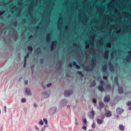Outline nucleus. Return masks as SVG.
Returning <instances> with one entry per match:
<instances>
[{
    "instance_id": "412c9836",
    "label": "nucleus",
    "mask_w": 131,
    "mask_h": 131,
    "mask_svg": "<svg viewBox=\"0 0 131 131\" xmlns=\"http://www.w3.org/2000/svg\"><path fill=\"white\" fill-rule=\"evenodd\" d=\"M47 125H46L43 127H42L41 129V131H44L46 128V127H47Z\"/></svg>"
},
{
    "instance_id": "9d476101",
    "label": "nucleus",
    "mask_w": 131,
    "mask_h": 131,
    "mask_svg": "<svg viewBox=\"0 0 131 131\" xmlns=\"http://www.w3.org/2000/svg\"><path fill=\"white\" fill-rule=\"evenodd\" d=\"M124 126L120 124L119 125V128L122 131H123L124 129Z\"/></svg>"
},
{
    "instance_id": "5701e85b",
    "label": "nucleus",
    "mask_w": 131,
    "mask_h": 131,
    "mask_svg": "<svg viewBox=\"0 0 131 131\" xmlns=\"http://www.w3.org/2000/svg\"><path fill=\"white\" fill-rule=\"evenodd\" d=\"M21 101L22 102L24 103L26 102V100L25 98H23L21 99Z\"/></svg>"
},
{
    "instance_id": "c756f323",
    "label": "nucleus",
    "mask_w": 131,
    "mask_h": 131,
    "mask_svg": "<svg viewBox=\"0 0 131 131\" xmlns=\"http://www.w3.org/2000/svg\"><path fill=\"white\" fill-rule=\"evenodd\" d=\"M127 104L129 106H130V105H131V102L129 101H128L127 103Z\"/></svg>"
},
{
    "instance_id": "ea45409f",
    "label": "nucleus",
    "mask_w": 131,
    "mask_h": 131,
    "mask_svg": "<svg viewBox=\"0 0 131 131\" xmlns=\"http://www.w3.org/2000/svg\"><path fill=\"white\" fill-rule=\"evenodd\" d=\"M85 43H86V48H88L89 47V45L86 43V42Z\"/></svg>"
},
{
    "instance_id": "49530a36",
    "label": "nucleus",
    "mask_w": 131,
    "mask_h": 131,
    "mask_svg": "<svg viewBox=\"0 0 131 131\" xmlns=\"http://www.w3.org/2000/svg\"><path fill=\"white\" fill-rule=\"evenodd\" d=\"M4 109H5V112H6V106H4Z\"/></svg>"
},
{
    "instance_id": "c03bdc74",
    "label": "nucleus",
    "mask_w": 131,
    "mask_h": 131,
    "mask_svg": "<svg viewBox=\"0 0 131 131\" xmlns=\"http://www.w3.org/2000/svg\"><path fill=\"white\" fill-rule=\"evenodd\" d=\"M35 128L37 130H38V131L39 130V128H38V127H37V126H35Z\"/></svg>"
},
{
    "instance_id": "1a4fd4ad",
    "label": "nucleus",
    "mask_w": 131,
    "mask_h": 131,
    "mask_svg": "<svg viewBox=\"0 0 131 131\" xmlns=\"http://www.w3.org/2000/svg\"><path fill=\"white\" fill-rule=\"evenodd\" d=\"M123 14H124L125 16V17L127 18H128V16H131L130 14L128 12H127L126 11L124 12Z\"/></svg>"
},
{
    "instance_id": "f704fd0d",
    "label": "nucleus",
    "mask_w": 131,
    "mask_h": 131,
    "mask_svg": "<svg viewBox=\"0 0 131 131\" xmlns=\"http://www.w3.org/2000/svg\"><path fill=\"white\" fill-rule=\"evenodd\" d=\"M46 83L45 84V85H44V84L43 83H42V86L43 88H46Z\"/></svg>"
},
{
    "instance_id": "09e8293b",
    "label": "nucleus",
    "mask_w": 131,
    "mask_h": 131,
    "mask_svg": "<svg viewBox=\"0 0 131 131\" xmlns=\"http://www.w3.org/2000/svg\"><path fill=\"white\" fill-rule=\"evenodd\" d=\"M100 78H101L99 76L98 78H97V80H99L100 79Z\"/></svg>"
},
{
    "instance_id": "4d7b16f0",
    "label": "nucleus",
    "mask_w": 131,
    "mask_h": 131,
    "mask_svg": "<svg viewBox=\"0 0 131 131\" xmlns=\"http://www.w3.org/2000/svg\"><path fill=\"white\" fill-rule=\"evenodd\" d=\"M61 20V18H60L59 20V23L60 21Z\"/></svg>"
},
{
    "instance_id": "864d4df0",
    "label": "nucleus",
    "mask_w": 131,
    "mask_h": 131,
    "mask_svg": "<svg viewBox=\"0 0 131 131\" xmlns=\"http://www.w3.org/2000/svg\"><path fill=\"white\" fill-rule=\"evenodd\" d=\"M69 66L70 67H71L72 66V64H69Z\"/></svg>"
},
{
    "instance_id": "f8f14e48",
    "label": "nucleus",
    "mask_w": 131,
    "mask_h": 131,
    "mask_svg": "<svg viewBox=\"0 0 131 131\" xmlns=\"http://www.w3.org/2000/svg\"><path fill=\"white\" fill-rule=\"evenodd\" d=\"M99 90L101 91H103L104 90V88L102 85H99L98 87Z\"/></svg>"
},
{
    "instance_id": "c9c22d12",
    "label": "nucleus",
    "mask_w": 131,
    "mask_h": 131,
    "mask_svg": "<svg viewBox=\"0 0 131 131\" xmlns=\"http://www.w3.org/2000/svg\"><path fill=\"white\" fill-rule=\"evenodd\" d=\"M107 46L108 47H111V44L110 43H108L107 44Z\"/></svg>"
},
{
    "instance_id": "603ef678",
    "label": "nucleus",
    "mask_w": 131,
    "mask_h": 131,
    "mask_svg": "<svg viewBox=\"0 0 131 131\" xmlns=\"http://www.w3.org/2000/svg\"><path fill=\"white\" fill-rule=\"evenodd\" d=\"M75 124L76 125H78L79 124V123H78L77 122H75Z\"/></svg>"
},
{
    "instance_id": "58836bf2",
    "label": "nucleus",
    "mask_w": 131,
    "mask_h": 131,
    "mask_svg": "<svg viewBox=\"0 0 131 131\" xmlns=\"http://www.w3.org/2000/svg\"><path fill=\"white\" fill-rule=\"evenodd\" d=\"M93 102L94 103H95L96 102V99H94V98L93 99Z\"/></svg>"
},
{
    "instance_id": "f03ea898",
    "label": "nucleus",
    "mask_w": 131,
    "mask_h": 131,
    "mask_svg": "<svg viewBox=\"0 0 131 131\" xmlns=\"http://www.w3.org/2000/svg\"><path fill=\"white\" fill-rule=\"evenodd\" d=\"M73 93V91L71 90L67 91L66 90L64 93V95L65 96H68L71 95Z\"/></svg>"
},
{
    "instance_id": "9b49d317",
    "label": "nucleus",
    "mask_w": 131,
    "mask_h": 131,
    "mask_svg": "<svg viewBox=\"0 0 131 131\" xmlns=\"http://www.w3.org/2000/svg\"><path fill=\"white\" fill-rule=\"evenodd\" d=\"M107 117H110L111 115V113L109 111H107L105 113Z\"/></svg>"
},
{
    "instance_id": "7c9ffc66",
    "label": "nucleus",
    "mask_w": 131,
    "mask_h": 131,
    "mask_svg": "<svg viewBox=\"0 0 131 131\" xmlns=\"http://www.w3.org/2000/svg\"><path fill=\"white\" fill-rule=\"evenodd\" d=\"M103 79L104 80H106L107 79V77L106 75H104L103 76Z\"/></svg>"
},
{
    "instance_id": "4be33fe9",
    "label": "nucleus",
    "mask_w": 131,
    "mask_h": 131,
    "mask_svg": "<svg viewBox=\"0 0 131 131\" xmlns=\"http://www.w3.org/2000/svg\"><path fill=\"white\" fill-rule=\"evenodd\" d=\"M75 75H78L79 76H80V78H81V77H82L83 76V75L84 74H75Z\"/></svg>"
},
{
    "instance_id": "6ab92c4d",
    "label": "nucleus",
    "mask_w": 131,
    "mask_h": 131,
    "mask_svg": "<svg viewBox=\"0 0 131 131\" xmlns=\"http://www.w3.org/2000/svg\"><path fill=\"white\" fill-rule=\"evenodd\" d=\"M100 106L101 107H103L104 106V104L103 102H101L99 103Z\"/></svg>"
},
{
    "instance_id": "0e129e2a",
    "label": "nucleus",
    "mask_w": 131,
    "mask_h": 131,
    "mask_svg": "<svg viewBox=\"0 0 131 131\" xmlns=\"http://www.w3.org/2000/svg\"><path fill=\"white\" fill-rule=\"evenodd\" d=\"M104 118V117H102V119H103Z\"/></svg>"
},
{
    "instance_id": "69168bd1",
    "label": "nucleus",
    "mask_w": 131,
    "mask_h": 131,
    "mask_svg": "<svg viewBox=\"0 0 131 131\" xmlns=\"http://www.w3.org/2000/svg\"><path fill=\"white\" fill-rule=\"evenodd\" d=\"M124 8H125V6H124Z\"/></svg>"
},
{
    "instance_id": "bb28decb",
    "label": "nucleus",
    "mask_w": 131,
    "mask_h": 131,
    "mask_svg": "<svg viewBox=\"0 0 131 131\" xmlns=\"http://www.w3.org/2000/svg\"><path fill=\"white\" fill-rule=\"evenodd\" d=\"M95 124L94 123H93L92 125V128H95Z\"/></svg>"
},
{
    "instance_id": "e2e57ef3",
    "label": "nucleus",
    "mask_w": 131,
    "mask_h": 131,
    "mask_svg": "<svg viewBox=\"0 0 131 131\" xmlns=\"http://www.w3.org/2000/svg\"><path fill=\"white\" fill-rule=\"evenodd\" d=\"M110 64H111V63H109V66H110Z\"/></svg>"
},
{
    "instance_id": "bf43d9fd",
    "label": "nucleus",
    "mask_w": 131,
    "mask_h": 131,
    "mask_svg": "<svg viewBox=\"0 0 131 131\" xmlns=\"http://www.w3.org/2000/svg\"><path fill=\"white\" fill-rule=\"evenodd\" d=\"M62 19H61V22L60 23V24H62Z\"/></svg>"
},
{
    "instance_id": "052dcab7",
    "label": "nucleus",
    "mask_w": 131,
    "mask_h": 131,
    "mask_svg": "<svg viewBox=\"0 0 131 131\" xmlns=\"http://www.w3.org/2000/svg\"><path fill=\"white\" fill-rule=\"evenodd\" d=\"M69 107V108H70V107L68 105L67 106V107L68 108Z\"/></svg>"
},
{
    "instance_id": "a878e982",
    "label": "nucleus",
    "mask_w": 131,
    "mask_h": 131,
    "mask_svg": "<svg viewBox=\"0 0 131 131\" xmlns=\"http://www.w3.org/2000/svg\"><path fill=\"white\" fill-rule=\"evenodd\" d=\"M100 83L102 85H103L104 83V81L102 80H101L100 81Z\"/></svg>"
},
{
    "instance_id": "a18cd8bd",
    "label": "nucleus",
    "mask_w": 131,
    "mask_h": 131,
    "mask_svg": "<svg viewBox=\"0 0 131 131\" xmlns=\"http://www.w3.org/2000/svg\"><path fill=\"white\" fill-rule=\"evenodd\" d=\"M37 51H38V52L39 51V52H40V49L39 48H37Z\"/></svg>"
},
{
    "instance_id": "338daca9",
    "label": "nucleus",
    "mask_w": 131,
    "mask_h": 131,
    "mask_svg": "<svg viewBox=\"0 0 131 131\" xmlns=\"http://www.w3.org/2000/svg\"><path fill=\"white\" fill-rule=\"evenodd\" d=\"M110 68V69L111 70V68Z\"/></svg>"
},
{
    "instance_id": "f257e3e1",
    "label": "nucleus",
    "mask_w": 131,
    "mask_h": 131,
    "mask_svg": "<svg viewBox=\"0 0 131 131\" xmlns=\"http://www.w3.org/2000/svg\"><path fill=\"white\" fill-rule=\"evenodd\" d=\"M131 77V74H115V85L118 86V90L119 93H123V88L118 86L119 83L121 84L125 82L127 79V76Z\"/></svg>"
},
{
    "instance_id": "8fccbe9b",
    "label": "nucleus",
    "mask_w": 131,
    "mask_h": 131,
    "mask_svg": "<svg viewBox=\"0 0 131 131\" xmlns=\"http://www.w3.org/2000/svg\"><path fill=\"white\" fill-rule=\"evenodd\" d=\"M23 79V77H21L19 79V81H20L21 80V79Z\"/></svg>"
},
{
    "instance_id": "cd10ccee",
    "label": "nucleus",
    "mask_w": 131,
    "mask_h": 131,
    "mask_svg": "<svg viewBox=\"0 0 131 131\" xmlns=\"http://www.w3.org/2000/svg\"><path fill=\"white\" fill-rule=\"evenodd\" d=\"M39 124H40L41 125H43V122L42 121V120H40V121L39 123Z\"/></svg>"
},
{
    "instance_id": "2eb2a0df",
    "label": "nucleus",
    "mask_w": 131,
    "mask_h": 131,
    "mask_svg": "<svg viewBox=\"0 0 131 131\" xmlns=\"http://www.w3.org/2000/svg\"><path fill=\"white\" fill-rule=\"evenodd\" d=\"M96 121L97 123L99 124H101L103 123V121L102 119H97Z\"/></svg>"
},
{
    "instance_id": "f3484780",
    "label": "nucleus",
    "mask_w": 131,
    "mask_h": 131,
    "mask_svg": "<svg viewBox=\"0 0 131 131\" xmlns=\"http://www.w3.org/2000/svg\"><path fill=\"white\" fill-rule=\"evenodd\" d=\"M50 37L49 35H48L46 37V41L49 42L50 41Z\"/></svg>"
},
{
    "instance_id": "de8ad7c7",
    "label": "nucleus",
    "mask_w": 131,
    "mask_h": 131,
    "mask_svg": "<svg viewBox=\"0 0 131 131\" xmlns=\"http://www.w3.org/2000/svg\"><path fill=\"white\" fill-rule=\"evenodd\" d=\"M34 106L35 107H37V105L35 103L34 104Z\"/></svg>"
},
{
    "instance_id": "72a5a7b5",
    "label": "nucleus",
    "mask_w": 131,
    "mask_h": 131,
    "mask_svg": "<svg viewBox=\"0 0 131 131\" xmlns=\"http://www.w3.org/2000/svg\"><path fill=\"white\" fill-rule=\"evenodd\" d=\"M91 113L92 115L93 116H94V112L93 110H92L91 112Z\"/></svg>"
},
{
    "instance_id": "79ce46f5",
    "label": "nucleus",
    "mask_w": 131,
    "mask_h": 131,
    "mask_svg": "<svg viewBox=\"0 0 131 131\" xmlns=\"http://www.w3.org/2000/svg\"><path fill=\"white\" fill-rule=\"evenodd\" d=\"M70 74H66V76L67 77H70L71 75H70Z\"/></svg>"
},
{
    "instance_id": "ddd939ff",
    "label": "nucleus",
    "mask_w": 131,
    "mask_h": 131,
    "mask_svg": "<svg viewBox=\"0 0 131 131\" xmlns=\"http://www.w3.org/2000/svg\"><path fill=\"white\" fill-rule=\"evenodd\" d=\"M56 41H55L52 42L51 45V47L52 50L53 48L54 44H56Z\"/></svg>"
},
{
    "instance_id": "a211bd4d",
    "label": "nucleus",
    "mask_w": 131,
    "mask_h": 131,
    "mask_svg": "<svg viewBox=\"0 0 131 131\" xmlns=\"http://www.w3.org/2000/svg\"><path fill=\"white\" fill-rule=\"evenodd\" d=\"M96 84L95 80H93L92 81L91 84V86H94Z\"/></svg>"
},
{
    "instance_id": "20e7f679",
    "label": "nucleus",
    "mask_w": 131,
    "mask_h": 131,
    "mask_svg": "<svg viewBox=\"0 0 131 131\" xmlns=\"http://www.w3.org/2000/svg\"><path fill=\"white\" fill-rule=\"evenodd\" d=\"M110 100V97L109 95H106V96L104 97V101L105 102H108Z\"/></svg>"
},
{
    "instance_id": "a19ab883",
    "label": "nucleus",
    "mask_w": 131,
    "mask_h": 131,
    "mask_svg": "<svg viewBox=\"0 0 131 131\" xmlns=\"http://www.w3.org/2000/svg\"><path fill=\"white\" fill-rule=\"evenodd\" d=\"M76 68L78 69H79L80 68V67L78 65H77L76 66Z\"/></svg>"
},
{
    "instance_id": "423d86ee",
    "label": "nucleus",
    "mask_w": 131,
    "mask_h": 131,
    "mask_svg": "<svg viewBox=\"0 0 131 131\" xmlns=\"http://www.w3.org/2000/svg\"><path fill=\"white\" fill-rule=\"evenodd\" d=\"M67 102V100L65 99H64L61 101V103L62 105L63 106H65Z\"/></svg>"
},
{
    "instance_id": "3c124183",
    "label": "nucleus",
    "mask_w": 131,
    "mask_h": 131,
    "mask_svg": "<svg viewBox=\"0 0 131 131\" xmlns=\"http://www.w3.org/2000/svg\"><path fill=\"white\" fill-rule=\"evenodd\" d=\"M32 37V36L31 35L29 37V39L31 38Z\"/></svg>"
},
{
    "instance_id": "4c0bfd02",
    "label": "nucleus",
    "mask_w": 131,
    "mask_h": 131,
    "mask_svg": "<svg viewBox=\"0 0 131 131\" xmlns=\"http://www.w3.org/2000/svg\"><path fill=\"white\" fill-rule=\"evenodd\" d=\"M24 83L25 84H27L28 83V81L27 80H25V81Z\"/></svg>"
},
{
    "instance_id": "dca6fc26",
    "label": "nucleus",
    "mask_w": 131,
    "mask_h": 131,
    "mask_svg": "<svg viewBox=\"0 0 131 131\" xmlns=\"http://www.w3.org/2000/svg\"><path fill=\"white\" fill-rule=\"evenodd\" d=\"M108 52L106 51L105 52L104 54V58L105 59H107L108 57Z\"/></svg>"
},
{
    "instance_id": "393cba45",
    "label": "nucleus",
    "mask_w": 131,
    "mask_h": 131,
    "mask_svg": "<svg viewBox=\"0 0 131 131\" xmlns=\"http://www.w3.org/2000/svg\"><path fill=\"white\" fill-rule=\"evenodd\" d=\"M28 50L31 51L32 50V48L31 47L29 46L28 47Z\"/></svg>"
},
{
    "instance_id": "e433bc0d",
    "label": "nucleus",
    "mask_w": 131,
    "mask_h": 131,
    "mask_svg": "<svg viewBox=\"0 0 131 131\" xmlns=\"http://www.w3.org/2000/svg\"><path fill=\"white\" fill-rule=\"evenodd\" d=\"M82 129L85 130H86V127L85 126H83L82 127Z\"/></svg>"
},
{
    "instance_id": "2f4dec72",
    "label": "nucleus",
    "mask_w": 131,
    "mask_h": 131,
    "mask_svg": "<svg viewBox=\"0 0 131 131\" xmlns=\"http://www.w3.org/2000/svg\"><path fill=\"white\" fill-rule=\"evenodd\" d=\"M51 85V83H50L47 84V86L48 87H50Z\"/></svg>"
},
{
    "instance_id": "473e14b6",
    "label": "nucleus",
    "mask_w": 131,
    "mask_h": 131,
    "mask_svg": "<svg viewBox=\"0 0 131 131\" xmlns=\"http://www.w3.org/2000/svg\"><path fill=\"white\" fill-rule=\"evenodd\" d=\"M83 122L85 124H86L87 123V121L86 119H83Z\"/></svg>"
},
{
    "instance_id": "4468645a",
    "label": "nucleus",
    "mask_w": 131,
    "mask_h": 131,
    "mask_svg": "<svg viewBox=\"0 0 131 131\" xmlns=\"http://www.w3.org/2000/svg\"><path fill=\"white\" fill-rule=\"evenodd\" d=\"M28 57H29L28 54H27V55L26 56H25L24 57V58H25V62H24V67H25V65L26 64V59H27V58Z\"/></svg>"
},
{
    "instance_id": "b1692460",
    "label": "nucleus",
    "mask_w": 131,
    "mask_h": 131,
    "mask_svg": "<svg viewBox=\"0 0 131 131\" xmlns=\"http://www.w3.org/2000/svg\"><path fill=\"white\" fill-rule=\"evenodd\" d=\"M43 121L46 124V125H47V123H48L47 119L46 118H44L43 119Z\"/></svg>"
},
{
    "instance_id": "774afa93",
    "label": "nucleus",
    "mask_w": 131,
    "mask_h": 131,
    "mask_svg": "<svg viewBox=\"0 0 131 131\" xmlns=\"http://www.w3.org/2000/svg\"><path fill=\"white\" fill-rule=\"evenodd\" d=\"M77 119H76V121H77Z\"/></svg>"
},
{
    "instance_id": "6e6552de",
    "label": "nucleus",
    "mask_w": 131,
    "mask_h": 131,
    "mask_svg": "<svg viewBox=\"0 0 131 131\" xmlns=\"http://www.w3.org/2000/svg\"><path fill=\"white\" fill-rule=\"evenodd\" d=\"M116 112L118 114H121L123 111V110L119 108H117Z\"/></svg>"
},
{
    "instance_id": "37998d69",
    "label": "nucleus",
    "mask_w": 131,
    "mask_h": 131,
    "mask_svg": "<svg viewBox=\"0 0 131 131\" xmlns=\"http://www.w3.org/2000/svg\"><path fill=\"white\" fill-rule=\"evenodd\" d=\"M73 65L74 66H76L77 65L76 63L75 62H74L73 63Z\"/></svg>"
},
{
    "instance_id": "5fc2aeb1",
    "label": "nucleus",
    "mask_w": 131,
    "mask_h": 131,
    "mask_svg": "<svg viewBox=\"0 0 131 131\" xmlns=\"http://www.w3.org/2000/svg\"><path fill=\"white\" fill-rule=\"evenodd\" d=\"M128 109L129 110H131V107H129V108H128Z\"/></svg>"
},
{
    "instance_id": "aec40b11",
    "label": "nucleus",
    "mask_w": 131,
    "mask_h": 131,
    "mask_svg": "<svg viewBox=\"0 0 131 131\" xmlns=\"http://www.w3.org/2000/svg\"><path fill=\"white\" fill-rule=\"evenodd\" d=\"M106 88H108V89H110L111 88V85L109 84H106Z\"/></svg>"
},
{
    "instance_id": "6e6d98bb",
    "label": "nucleus",
    "mask_w": 131,
    "mask_h": 131,
    "mask_svg": "<svg viewBox=\"0 0 131 131\" xmlns=\"http://www.w3.org/2000/svg\"><path fill=\"white\" fill-rule=\"evenodd\" d=\"M88 131H93V130L92 129H90Z\"/></svg>"
},
{
    "instance_id": "c85d7f7f",
    "label": "nucleus",
    "mask_w": 131,
    "mask_h": 131,
    "mask_svg": "<svg viewBox=\"0 0 131 131\" xmlns=\"http://www.w3.org/2000/svg\"><path fill=\"white\" fill-rule=\"evenodd\" d=\"M106 66H104L103 67V70L104 71H106Z\"/></svg>"
},
{
    "instance_id": "13d9d810",
    "label": "nucleus",
    "mask_w": 131,
    "mask_h": 131,
    "mask_svg": "<svg viewBox=\"0 0 131 131\" xmlns=\"http://www.w3.org/2000/svg\"><path fill=\"white\" fill-rule=\"evenodd\" d=\"M115 13L116 12V10H117V9H116L115 8Z\"/></svg>"
},
{
    "instance_id": "0eeeda50",
    "label": "nucleus",
    "mask_w": 131,
    "mask_h": 131,
    "mask_svg": "<svg viewBox=\"0 0 131 131\" xmlns=\"http://www.w3.org/2000/svg\"><path fill=\"white\" fill-rule=\"evenodd\" d=\"M50 93V92L49 91H47L44 92L43 95H45V97H47L49 95Z\"/></svg>"
},
{
    "instance_id": "7ed1b4c3",
    "label": "nucleus",
    "mask_w": 131,
    "mask_h": 131,
    "mask_svg": "<svg viewBox=\"0 0 131 131\" xmlns=\"http://www.w3.org/2000/svg\"><path fill=\"white\" fill-rule=\"evenodd\" d=\"M57 108L55 107H53L50 110L49 113L51 114H54L56 112Z\"/></svg>"
},
{
    "instance_id": "680f3d73",
    "label": "nucleus",
    "mask_w": 131,
    "mask_h": 131,
    "mask_svg": "<svg viewBox=\"0 0 131 131\" xmlns=\"http://www.w3.org/2000/svg\"><path fill=\"white\" fill-rule=\"evenodd\" d=\"M78 74H82V73L80 72H79V73Z\"/></svg>"
},
{
    "instance_id": "39448f33",
    "label": "nucleus",
    "mask_w": 131,
    "mask_h": 131,
    "mask_svg": "<svg viewBox=\"0 0 131 131\" xmlns=\"http://www.w3.org/2000/svg\"><path fill=\"white\" fill-rule=\"evenodd\" d=\"M25 92L26 95H31V93L30 92V90L29 89L27 88H25Z\"/></svg>"
}]
</instances>
